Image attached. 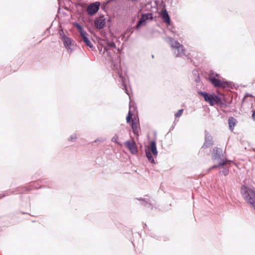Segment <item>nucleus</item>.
Wrapping results in <instances>:
<instances>
[{
	"label": "nucleus",
	"instance_id": "1",
	"mask_svg": "<svg viewBox=\"0 0 255 255\" xmlns=\"http://www.w3.org/2000/svg\"><path fill=\"white\" fill-rule=\"evenodd\" d=\"M241 192L244 199L255 210V192L246 186H243Z\"/></svg>",
	"mask_w": 255,
	"mask_h": 255
},
{
	"label": "nucleus",
	"instance_id": "2",
	"mask_svg": "<svg viewBox=\"0 0 255 255\" xmlns=\"http://www.w3.org/2000/svg\"><path fill=\"white\" fill-rule=\"evenodd\" d=\"M146 156L149 162L155 163L154 158H156L157 155V150L156 147V143L152 141L150 142V145L145 149Z\"/></svg>",
	"mask_w": 255,
	"mask_h": 255
},
{
	"label": "nucleus",
	"instance_id": "3",
	"mask_svg": "<svg viewBox=\"0 0 255 255\" xmlns=\"http://www.w3.org/2000/svg\"><path fill=\"white\" fill-rule=\"evenodd\" d=\"M219 75L215 74L211 72L209 76V80L212 84L215 87H225L227 85V83L223 80L220 79Z\"/></svg>",
	"mask_w": 255,
	"mask_h": 255
},
{
	"label": "nucleus",
	"instance_id": "4",
	"mask_svg": "<svg viewBox=\"0 0 255 255\" xmlns=\"http://www.w3.org/2000/svg\"><path fill=\"white\" fill-rule=\"evenodd\" d=\"M171 41V46L174 50V52L177 56H181L184 53V50L182 45L176 41H173L171 38L169 39Z\"/></svg>",
	"mask_w": 255,
	"mask_h": 255
},
{
	"label": "nucleus",
	"instance_id": "5",
	"mask_svg": "<svg viewBox=\"0 0 255 255\" xmlns=\"http://www.w3.org/2000/svg\"><path fill=\"white\" fill-rule=\"evenodd\" d=\"M200 94L203 96L205 100L211 105H214L220 101L219 98L215 95H208L203 92H200Z\"/></svg>",
	"mask_w": 255,
	"mask_h": 255
},
{
	"label": "nucleus",
	"instance_id": "6",
	"mask_svg": "<svg viewBox=\"0 0 255 255\" xmlns=\"http://www.w3.org/2000/svg\"><path fill=\"white\" fill-rule=\"evenodd\" d=\"M74 25L78 28L79 32L80 33L81 36L82 37L84 42L86 44L87 46L92 48L93 47V45L91 43L90 41L87 37V33L86 32L84 31L83 30V28L81 26H80L78 23H75Z\"/></svg>",
	"mask_w": 255,
	"mask_h": 255
},
{
	"label": "nucleus",
	"instance_id": "7",
	"mask_svg": "<svg viewBox=\"0 0 255 255\" xmlns=\"http://www.w3.org/2000/svg\"><path fill=\"white\" fill-rule=\"evenodd\" d=\"M152 19V15L151 13H148L143 14L136 25V28H139L141 26L144 25L146 24L147 21H148V20H150Z\"/></svg>",
	"mask_w": 255,
	"mask_h": 255
},
{
	"label": "nucleus",
	"instance_id": "8",
	"mask_svg": "<svg viewBox=\"0 0 255 255\" xmlns=\"http://www.w3.org/2000/svg\"><path fill=\"white\" fill-rule=\"evenodd\" d=\"M100 3L96 2L90 4L87 7V12L89 15H92L95 14L99 10Z\"/></svg>",
	"mask_w": 255,
	"mask_h": 255
},
{
	"label": "nucleus",
	"instance_id": "9",
	"mask_svg": "<svg viewBox=\"0 0 255 255\" xmlns=\"http://www.w3.org/2000/svg\"><path fill=\"white\" fill-rule=\"evenodd\" d=\"M64 44L68 50H72L74 46V42L70 38L64 36L62 38Z\"/></svg>",
	"mask_w": 255,
	"mask_h": 255
},
{
	"label": "nucleus",
	"instance_id": "10",
	"mask_svg": "<svg viewBox=\"0 0 255 255\" xmlns=\"http://www.w3.org/2000/svg\"><path fill=\"white\" fill-rule=\"evenodd\" d=\"M106 24V19L104 16H100L97 18L95 20V25L96 28L101 29L104 27Z\"/></svg>",
	"mask_w": 255,
	"mask_h": 255
},
{
	"label": "nucleus",
	"instance_id": "11",
	"mask_svg": "<svg viewBox=\"0 0 255 255\" xmlns=\"http://www.w3.org/2000/svg\"><path fill=\"white\" fill-rule=\"evenodd\" d=\"M125 144L132 154H135L137 152V148L133 141H127Z\"/></svg>",
	"mask_w": 255,
	"mask_h": 255
},
{
	"label": "nucleus",
	"instance_id": "12",
	"mask_svg": "<svg viewBox=\"0 0 255 255\" xmlns=\"http://www.w3.org/2000/svg\"><path fill=\"white\" fill-rule=\"evenodd\" d=\"M160 16L166 23L170 24V18L168 13L166 10H163L161 11Z\"/></svg>",
	"mask_w": 255,
	"mask_h": 255
},
{
	"label": "nucleus",
	"instance_id": "13",
	"mask_svg": "<svg viewBox=\"0 0 255 255\" xmlns=\"http://www.w3.org/2000/svg\"><path fill=\"white\" fill-rule=\"evenodd\" d=\"M131 127L133 129V132L135 134H137L138 133V123L137 121L135 119L132 120V124Z\"/></svg>",
	"mask_w": 255,
	"mask_h": 255
},
{
	"label": "nucleus",
	"instance_id": "14",
	"mask_svg": "<svg viewBox=\"0 0 255 255\" xmlns=\"http://www.w3.org/2000/svg\"><path fill=\"white\" fill-rule=\"evenodd\" d=\"M228 123H229V128H230V129L233 130L234 127L236 125L237 121L234 118L231 117V118H229V121H228Z\"/></svg>",
	"mask_w": 255,
	"mask_h": 255
},
{
	"label": "nucleus",
	"instance_id": "15",
	"mask_svg": "<svg viewBox=\"0 0 255 255\" xmlns=\"http://www.w3.org/2000/svg\"><path fill=\"white\" fill-rule=\"evenodd\" d=\"M211 140L209 138V137H206V141H205V142L203 145V146H208V145H209L210 144H211Z\"/></svg>",
	"mask_w": 255,
	"mask_h": 255
},
{
	"label": "nucleus",
	"instance_id": "16",
	"mask_svg": "<svg viewBox=\"0 0 255 255\" xmlns=\"http://www.w3.org/2000/svg\"><path fill=\"white\" fill-rule=\"evenodd\" d=\"M132 114H131L130 109L129 110L128 116L127 118V121L128 123L129 122L130 119L131 118Z\"/></svg>",
	"mask_w": 255,
	"mask_h": 255
},
{
	"label": "nucleus",
	"instance_id": "17",
	"mask_svg": "<svg viewBox=\"0 0 255 255\" xmlns=\"http://www.w3.org/2000/svg\"><path fill=\"white\" fill-rule=\"evenodd\" d=\"M183 113V110L182 109H181V110H179L175 114V117H179L181 116V115Z\"/></svg>",
	"mask_w": 255,
	"mask_h": 255
},
{
	"label": "nucleus",
	"instance_id": "18",
	"mask_svg": "<svg viewBox=\"0 0 255 255\" xmlns=\"http://www.w3.org/2000/svg\"><path fill=\"white\" fill-rule=\"evenodd\" d=\"M112 140L113 142H116V143H118V137L117 135L114 136L112 138Z\"/></svg>",
	"mask_w": 255,
	"mask_h": 255
},
{
	"label": "nucleus",
	"instance_id": "19",
	"mask_svg": "<svg viewBox=\"0 0 255 255\" xmlns=\"http://www.w3.org/2000/svg\"><path fill=\"white\" fill-rule=\"evenodd\" d=\"M76 135L75 134H73L70 136L69 140L72 141H73L76 139Z\"/></svg>",
	"mask_w": 255,
	"mask_h": 255
},
{
	"label": "nucleus",
	"instance_id": "20",
	"mask_svg": "<svg viewBox=\"0 0 255 255\" xmlns=\"http://www.w3.org/2000/svg\"><path fill=\"white\" fill-rule=\"evenodd\" d=\"M110 46L111 47H115V44L113 42H112L110 44Z\"/></svg>",
	"mask_w": 255,
	"mask_h": 255
},
{
	"label": "nucleus",
	"instance_id": "21",
	"mask_svg": "<svg viewBox=\"0 0 255 255\" xmlns=\"http://www.w3.org/2000/svg\"><path fill=\"white\" fill-rule=\"evenodd\" d=\"M226 162L223 160V162L219 163V165H223L225 164Z\"/></svg>",
	"mask_w": 255,
	"mask_h": 255
},
{
	"label": "nucleus",
	"instance_id": "22",
	"mask_svg": "<svg viewBox=\"0 0 255 255\" xmlns=\"http://www.w3.org/2000/svg\"><path fill=\"white\" fill-rule=\"evenodd\" d=\"M252 117H253V119L254 120H255V111L254 112V113H253V114L252 115Z\"/></svg>",
	"mask_w": 255,
	"mask_h": 255
},
{
	"label": "nucleus",
	"instance_id": "23",
	"mask_svg": "<svg viewBox=\"0 0 255 255\" xmlns=\"http://www.w3.org/2000/svg\"><path fill=\"white\" fill-rule=\"evenodd\" d=\"M217 152H219V153L220 154L221 152L220 149H217Z\"/></svg>",
	"mask_w": 255,
	"mask_h": 255
}]
</instances>
